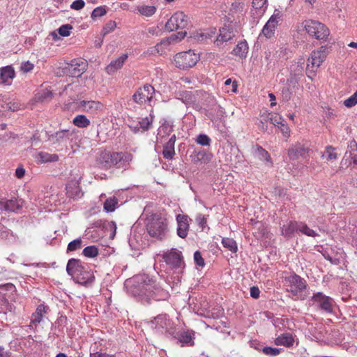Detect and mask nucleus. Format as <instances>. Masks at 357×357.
<instances>
[{
	"label": "nucleus",
	"mask_w": 357,
	"mask_h": 357,
	"mask_svg": "<svg viewBox=\"0 0 357 357\" xmlns=\"http://www.w3.org/2000/svg\"><path fill=\"white\" fill-rule=\"evenodd\" d=\"M135 284L132 286V294L142 301L149 303L151 299L165 301L169 297V291L166 289L169 286L167 281L164 284L156 283L153 278L147 274H139L133 278Z\"/></svg>",
	"instance_id": "f257e3e1"
},
{
	"label": "nucleus",
	"mask_w": 357,
	"mask_h": 357,
	"mask_svg": "<svg viewBox=\"0 0 357 357\" xmlns=\"http://www.w3.org/2000/svg\"><path fill=\"white\" fill-rule=\"evenodd\" d=\"M66 271L76 283L84 287L93 284L95 276L92 269L80 259L72 258L67 263Z\"/></svg>",
	"instance_id": "f03ea898"
},
{
	"label": "nucleus",
	"mask_w": 357,
	"mask_h": 357,
	"mask_svg": "<svg viewBox=\"0 0 357 357\" xmlns=\"http://www.w3.org/2000/svg\"><path fill=\"white\" fill-rule=\"evenodd\" d=\"M132 160V155L128 152H102L98 158V165L103 169L116 167L126 169Z\"/></svg>",
	"instance_id": "7ed1b4c3"
},
{
	"label": "nucleus",
	"mask_w": 357,
	"mask_h": 357,
	"mask_svg": "<svg viewBox=\"0 0 357 357\" xmlns=\"http://www.w3.org/2000/svg\"><path fill=\"white\" fill-rule=\"evenodd\" d=\"M284 286L287 292L291 293L294 300H305L306 295L303 291L307 287L306 280L294 273L284 279Z\"/></svg>",
	"instance_id": "20e7f679"
},
{
	"label": "nucleus",
	"mask_w": 357,
	"mask_h": 357,
	"mask_svg": "<svg viewBox=\"0 0 357 357\" xmlns=\"http://www.w3.org/2000/svg\"><path fill=\"white\" fill-rule=\"evenodd\" d=\"M146 229L151 237L162 240L168 232L167 220L160 215L154 214L148 220Z\"/></svg>",
	"instance_id": "39448f33"
},
{
	"label": "nucleus",
	"mask_w": 357,
	"mask_h": 357,
	"mask_svg": "<svg viewBox=\"0 0 357 357\" xmlns=\"http://www.w3.org/2000/svg\"><path fill=\"white\" fill-rule=\"evenodd\" d=\"M150 327L155 333L171 337L176 335V326L167 314H161L150 321Z\"/></svg>",
	"instance_id": "423d86ee"
},
{
	"label": "nucleus",
	"mask_w": 357,
	"mask_h": 357,
	"mask_svg": "<svg viewBox=\"0 0 357 357\" xmlns=\"http://www.w3.org/2000/svg\"><path fill=\"white\" fill-rule=\"evenodd\" d=\"M74 129H61L56 132H46L47 141L56 148H66L73 139Z\"/></svg>",
	"instance_id": "0eeeda50"
},
{
	"label": "nucleus",
	"mask_w": 357,
	"mask_h": 357,
	"mask_svg": "<svg viewBox=\"0 0 357 357\" xmlns=\"http://www.w3.org/2000/svg\"><path fill=\"white\" fill-rule=\"evenodd\" d=\"M303 27L312 37L317 40H326L330 35L329 29L323 23L313 20H307L303 22Z\"/></svg>",
	"instance_id": "6e6552de"
},
{
	"label": "nucleus",
	"mask_w": 357,
	"mask_h": 357,
	"mask_svg": "<svg viewBox=\"0 0 357 357\" xmlns=\"http://www.w3.org/2000/svg\"><path fill=\"white\" fill-rule=\"evenodd\" d=\"M199 60V55L190 50L177 53L174 56V62L176 68L187 70L196 65Z\"/></svg>",
	"instance_id": "1a4fd4ad"
},
{
	"label": "nucleus",
	"mask_w": 357,
	"mask_h": 357,
	"mask_svg": "<svg viewBox=\"0 0 357 357\" xmlns=\"http://www.w3.org/2000/svg\"><path fill=\"white\" fill-rule=\"evenodd\" d=\"M155 93L154 87L149 84H146L134 93L132 98L135 103L139 105H149L151 106Z\"/></svg>",
	"instance_id": "9d476101"
},
{
	"label": "nucleus",
	"mask_w": 357,
	"mask_h": 357,
	"mask_svg": "<svg viewBox=\"0 0 357 357\" xmlns=\"http://www.w3.org/2000/svg\"><path fill=\"white\" fill-rule=\"evenodd\" d=\"M153 121V116L150 114L149 116L144 118L128 119L127 124L134 133H142L151 128Z\"/></svg>",
	"instance_id": "9b49d317"
},
{
	"label": "nucleus",
	"mask_w": 357,
	"mask_h": 357,
	"mask_svg": "<svg viewBox=\"0 0 357 357\" xmlns=\"http://www.w3.org/2000/svg\"><path fill=\"white\" fill-rule=\"evenodd\" d=\"M327 54V49L325 47H321L319 50L313 51L307 59V70L308 73H314L324 62Z\"/></svg>",
	"instance_id": "f8f14e48"
},
{
	"label": "nucleus",
	"mask_w": 357,
	"mask_h": 357,
	"mask_svg": "<svg viewBox=\"0 0 357 357\" xmlns=\"http://www.w3.org/2000/svg\"><path fill=\"white\" fill-rule=\"evenodd\" d=\"M162 258L165 263L173 268H183L185 266L181 252L176 248L165 252Z\"/></svg>",
	"instance_id": "ddd939ff"
},
{
	"label": "nucleus",
	"mask_w": 357,
	"mask_h": 357,
	"mask_svg": "<svg viewBox=\"0 0 357 357\" xmlns=\"http://www.w3.org/2000/svg\"><path fill=\"white\" fill-rule=\"evenodd\" d=\"M311 301L313 305H316L320 310L326 313H331L333 310L334 301L332 298L326 296L322 292L313 294Z\"/></svg>",
	"instance_id": "4468645a"
},
{
	"label": "nucleus",
	"mask_w": 357,
	"mask_h": 357,
	"mask_svg": "<svg viewBox=\"0 0 357 357\" xmlns=\"http://www.w3.org/2000/svg\"><path fill=\"white\" fill-rule=\"evenodd\" d=\"M188 24V17L183 12L175 13L165 24V28L169 31L184 29Z\"/></svg>",
	"instance_id": "2eb2a0df"
},
{
	"label": "nucleus",
	"mask_w": 357,
	"mask_h": 357,
	"mask_svg": "<svg viewBox=\"0 0 357 357\" xmlns=\"http://www.w3.org/2000/svg\"><path fill=\"white\" fill-rule=\"evenodd\" d=\"M177 340L181 347H193L195 345V332L193 330L177 331L176 328V335L171 336Z\"/></svg>",
	"instance_id": "dca6fc26"
},
{
	"label": "nucleus",
	"mask_w": 357,
	"mask_h": 357,
	"mask_svg": "<svg viewBox=\"0 0 357 357\" xmlns=\"http://www.w3.org/2000/svg\"><path fill=\"white\" fill-rule=\"evenodd\" d=\"M219 34L214 41V44L218 47H221L224 43L231 40L236 35V31L232 25L224 26L219 30Z\"/></svg>",
	"instance_id": "f3484780"
},
{
	"label": "nucleus",
	"mask_w": 357,
	"mask_h": 357,
	"mask_svg": "<svg viewBox=\"0 0 357 357\" xmlns=\"http://www.w3.org/2000/svg\"><path fill=\"white\" fill-rule=\"evenodd\" d=\"M309 148L301 142L292 144L288 149L287 153L291 160H297L299 158H305L309 153Z\"/></svg>",
	"instance_id": "a211bd4d"
},
{
	"label": "nucleus",
	"mask_w": 357,
	"mask_h": 357,
	"mask_svg": "<svg viewBox=\"0 0 357 357\" xmlns=\"http://www.w3.org/2000/svg\"><path fill=\"white\" fill-rule=\"evenodd\" d=\"M79 107L83 112L91 115L98 114L104 109L103 104L95 100H82L79 102Z\"/></svg>",
	"instance_id": "6ab92c4d"
},
{
	"label": "nucleus",
	"mask_w": 357,
	"mask_h": 357,
	"mask_svg": "<svg viewBox=\"0 0 357 357\" xmlns=\"http://www.w3.org/2000/svg\"><path fill=\"white\" fill-rule=\"evenodd\" d=\"M88 63L86 60L75 59L71 61L68 68V73L72 77H79L86 70Z\"/></svg>",
	"instance_id": "aec40b11"
},
{
	"label": "nucleus",
	"mask_w": 357,
	"mask_h": 357,
	"mask_svg": "<svg viewBox=\"0 0 357 357\" xmlns=\"http://www.w3.org/2000/svg\"><path fill=\"white\" fill-rule=\"evenodd\" d=\"M268 6L267 0H253L251 15L254 18V22L257 23L266 12Z\"/></svg>",
	"instance_id": "412c9836"
},
{
	"label": "nucleus",
	"mask_w": 357,
	"mask_h": 357,
	"mask_svg": "<svg viewBox=\"0 0 357 357\" xmlns=\"http://www.w3.org/2000/svg\"><path fill=\"white\" fill-rule=\"evenodd\" d=\"M190 218L186 215L178 214L176 215L177 234L179 237L185 238L188 234Z\"/></svg>",
	"instance_id": "4be33fe9"
},
{
	"label": "nucleus",
	"mask_w": 357,
	"mask_h": 357,
	"mask_svg": "<svg viewBox=\"0 0 357 357\" xmlns=\"http://www.w3.org/2000/svg\"><path fill=\"white\" fill-rule=\"evenodd\" d=\"M15 77V72L12 66L0 68V84L10 86Z\"/></svg>",
	"instance_id": "5701e85b"
},
{
	"label": "nucleus",
	"mask_w": 357,
	"mask_h": 357,
	"mask_svg": "<svg viewBox=\"0 0 357 357\" xmlns=\"http://www.w3.org/2000/svg\"><path fill=\"white\" fill-rule=\"evenodd\" d=\"M48 310V306L44 304L38 305L36 311L31 315V324L29 326V328L32 329L33 325L36 326L38 324L40 323L43 320V315L47 313Z\"/></svg>",
	"instance_id": "b1692460"
},
{
	"label": "nucleus",
	"mask_w": 357,
	"mask_h": 357,
	"mask_svg": "<svg viewBox=\"0 0 357 357\" xmlns=\"http://www.w3.org/2000/svg\"><path fill=\"white\" fill-rule=\"evenodd\" d=\"M66 194L73 199H78L82 197L83 193L77 181H70L67 183Z\"/></svg>",
	"instance_id": "393cba45"
},
{
	"label": "nucleus",
	"mask_w": 357,
	"mask_h": 357,
	"mask_svg": "<svg viewBox=\"0 0 357 357\" xmlns=\"http://www.w3.org/2000/svg\"><path fill=\"white\" fill-rule=\"evenodd\" d=\"M176 142V135H172L169 140L164 144L162 155L165 159L172 160L175 155L174 145Z\"/></svg>",
	"instance_id": "a878e982"
},
{
	"label": "nucleus",
	"mask_w": 357,
	"mask_h": 357,
	"mask_svg": "<svg viewBox=\"0 0 357 357\" xmlns=\"http://www.w3.org/2000/svg\"><path fill=\"white\" fill-rule=\"evenodd\" d=\"M173 131V123L169 121H165L158 130L157 141L159 143L163 142V139L169 136Z\"/></svg>",
	"instance_id": "bb28decb"
},
{
	"label": "nucleus",
	"mask_w": 357,
	"mask_h": 357,
	"mask_svg": "<svg viewBox=\"0 0 357 357\" xmlns=\"http://www.w3.org/2000/svg\"><path fill=\"white\" fill-rule=\"evenodd\" d=\"M178 40L177 35H172L169 37L163 38L158 43L155 47V51L160 55L165 53V50L174 43H176Z\"/></svg>",
	"instance_id": "cd10ccee"
},
{
	"label": "nucleus",
	"mask_w": 357,
	"mask_h": 357,
	"mask_svg": "<svg viewBox=\"0 0 357 357\" xmlns=\"http://www.w3.org/2000/svg\"><path fill=\"white\" fill-rule=\"evenodd\" d=\"M127 59L128 55L126 54H123L116 59L112 61L105 68L107 73L109 75L115 73L123 66Z\"/></svg>",
	"instance_id": "c85d7f7f"
},
{
	"label": "nucleus",
	"mask_w": 357,
	"mask_h": 357,
	"mask_svg": "<svg viewBox=\"0 0 357 357\" xmlns=\"http://www.w3.org/2000/svg\"><path fill=\"white\" fill-rule=\"evenodd\" d=\"M296 82L288 80L286 85L282 89V98L283 101L288 102L295 91Z\"/></svg>",
	"instance_id": "c756f323"
},
{
	"label": "nucleus",
	"mask_w": 357,
	"mask_h": 357,
	"mask_svg": "<svg viewBox=\"0 0 357 357\" xmlns=\"http://www.w3.org/2000/svg\"><path fill=\"white\" fill-rule=\"evenodd\" d=\"M294 342V339L293 335L288 333L282 334L275 340V344L276 345H282L287 347L293 346Z\"/></svg>",
	"instance_id": "7c9ffc66"
},
{
	"label": "nucleus",
	"mask_w": 357,
	"mask_h": 357,
	"mask_svg": "<svg viewBox=\"0 0 357 357\" xmlns=\"http://www.w3.org/2000/svg\"><path fill=\"white\" fill-rule=\"evenodd\" d=\"M136 10L142 16L150 17L153 16L158 10V6L154 5H139L137 7Z\"/></svg>",
	"instance_id": "2f4dec72"
},
{
	"label": "nucleus",
	"mask_w": 357,
	"mask_h": 357,
	"mask_svg": "<svg viewBox=\"0 0 357 357\" xmlns=\"http://www.w3.org/2000/svg\"><path fill=\"white\" fill-rule=\"evenodd\" d=\"M299 222L290 221L287 225L282 227V234L287 238H291L294 234L298 231Z\"/></svg>",
	"instance_id": "473e14b6"
},
{
	"label": "nucleus",
	"mask_w": 357,
	"mask_h": 357,
	"mask_svg": "<svg viewBox=\"0 0 357 357\" xmlns=\"http://www.w3.org/2000/svg\"><path fill=\"white\" fill-rule=\"evenodd\" d=\"M248 52V45L245 40L239 42L234 48L231 54L239 56L240 58H245Z\"/></svg>",
	"instance_id": "72a5a7b5"
},
{
	"label": "nucleus",
	"mask_w": 357,
	"mask_h": 357,
	"mask_svg": "<svg viewBox=\"0 0 357 357\" xmlns=\"http://www.w3.org/2000/svg\"><path fill=\"white\" fill-rule=\"evenodd\" d=\"M0 238L8 243H13L17 241V236L5 227L0 228Z\"/></svg>",
	"instance_id": "f704fd0d"
},
{
	"label": "nucleus",
	"mask_w": 357,
	"mask_h": 357,
	"mask_svg": "<svg viewBox=\"0 0 357 357\" xmlns=\"http://www.w3.org/2000/svg\"><path fill=\"white\" fill-rule=\"evenodd\" d=\"M255 155L261 160L269 162L271 160L268 153L261 146L255 145L252 147Z\"/></svg>",
	"instance_id": "c9c22d12"
},
{
	"label": "nucleus",
	"mask_w": 357,
	"mask_h": 357,
	"mask_svg": "<svg viewBox=\"0 0 357 357\" xmlns=\"http://www.w3.org/2000/svg\"><path fill=\"white\" fill-rule=\"evenodd\" d=\"M73 124L80 128H87L90 125V121L85 115H77L73 120Z\"/></svg>",
	"instance_id": "e433bc0d"
},
{
	"label": "nucleus",
	"mask_w": 357,
	"mask_h": 357,
	"mask_svg": "<svg viewBox=\"0 0 357 357\" xmlns=\"http://www.w3.org/2000/svg\"><path fill=\"white\" fill-rule=\"evenodd\" d=\"M215 33V29L201 31L195 35V38L200 42L211 38Z\"/></svg>",
	"instance_id": "4c0bfd02"
},
{
	"label": "nucleus",
	"mask_w": 357,
	"mask_h": 357,
	"mask_svg": "<svg viewBox=\"0 0 357 357\" xmlns=\"http://www.w3.org/2000/svg\"><path fill=\"white\" fill-rule=\"evenodd\" d=\"M38 159L41 162H56L59 160V156L56 154L40 151L38 153Z\"/></svg>",
	"instance_id": "58836bf2"
},
{
	"label": "nucleus",
	"mask_w": 357,
	"mask_h": 357,
	"mask_svg": "<svg viewBox=\"0 0 357 357\" xmlns=\"http://www.w3.org/2000/svg\"><path fill=\"white\" fill-rule=\"evenodd\" d=\"M222 244L223 247L232 253H236L238 250V245L235 240L230 238H222Z\"/></svg>",
	"instance_id": "ea45409f"
},
{
	"label": "nucleus",
	"mask_w": 357,
	"mask_h": 357,
	"mask_svg": "<svg viewBox=\"0 0 357 357\" xmlns=\"http://www.w3.org/2000/svg\"><path fill=\"white\" fill-rule=\"evenodd\" d=\"M22 202L17 199L6 200L7 211L17 212L22 209Z\"/></svg>",
	"instance_id": "a19ab883"
},
{
	"label": "nucleus",
	"mask_w": 357,
	"mask_h": 357,
	"mask_svg": "<svg viewBox=\"0 0 357 357\" xmlns=\"http://www.w3.org/2000/svg\"><path fill=\"white\" fill-rule=\"evenodd\" d=\"M298 231L302 234L310 237H316L319 236V234L315 231L310 229L305 223L302 222H299Z\"/></svg>",
	"instance_id": "79ce46f5"
},
{
	"label": "nucleus",
	"mask_w": 357,
	"mask_h": 357,
	"mask_svg": "<svg viewBox=\"0 0 357 357\" xmlns=\"http://www.w3.org/2000/svg\"><path fill=\"white\" fill-rule=\"evenodd\" d=\"M118 204V199L115 197H109L104 202V209L107 212H113Z\"/></svg>",
	"instance_id": "37998d69"
},
{
	"label": "nucleus",
	"mask_w": 357,
	"mask_h": 357,
	"mask_svg": "<svg viewBox=\"0 0 357 357\" xmlns=\"http://www.w3.org/2000/svg\"><path fill=\"white\" fill-rule=\"evenodd\" d=\"M211 159V155L205 150H202L198 152H196L194 158V161L195 162H202L206 163L209 162Z\"/></svg>",
	"instance_id": "c03bdc74"
},
{
	"label": "nucleus",
	"mask_w": 357,
	"mask_h": 357,
	"mask_svg": "<svg viewBox=\"0 0 357 357\" xmlns=\"http://www.w3.org/2000/svg\"><path fill=\"white\" fill-rule=\"evenodd\" d=\"M281 13L279 10H275V13L271 15V17L268 20L267 26H271V28H276L278 25V22L281 19Z\"/></svg>",
	"instance_id": "a18cd8bd"
},
{
	"label": "nucleus",
	"mask_w": 357,
	"mask_h": 357,
	"mask_svg": "<svg viewBox=\"0 0 357 357\" xmlns=\"http://www.w3.org/2000/svg\"><path fill=\"white\" fill-rule=\"evenodd\" d=\"M82 254L86 257L94 258L98 255V248L95 245L87 246L83 250Z\"/></svg>",
	"instance_id": "49530a36"
},
{
	"label": "nucleus",
	"mask_w": 357,
	"mask_h": 357,
	"mask_svg": "<svg viewBox=\"0 0 357 357\" xmlns=\"http://www.w3.org/2000/svg\"><path fill=\"white\" fill-rule=\"evenodd\" d=\"M267 118L269 119V122L275 126L279 127L284 121L280 115L275 113L268 112Z\"/></svg>",
	"instance_id": "de8ad7c7"
},
{
	"label": "nucleus",
	"mask_w": 357,
	"mask_h": 357,
	"mask_svg": "<svg viewBox=\"0 0 357 357\" xmlns=\"http://www.w3.org/2000/svg\"><path fill=\"white\" fill-rule=\"evenodd\" d=\"M52 92L48 89H43L40 90L36 94L37 100L40 101H45L50 99L52 97Z\"/></svg>",
	"instance_id": "09e8293b"
},
{
	"label": "nucleus",
	"mask_w": 357,
	"mask_h": 357,
	"mask_svg": "<svg viewBox=\"0 0 357 357\" xmlns=\"http://www.w3.org/2000/svg\"><path fill=\"white\" fill-rule=\"evenodd\" d=\"M267 117L268 112L265 111L261 114L260 120L258 123L259 128L264 132L268 130L267 123L269 122V119Z\"/></svg>",
	"instance_id": "8fccbe9b"
},
{
	"label": "nucleus",
	"mask_w": 357,
	"mask_h": 357,
	"mask_svg": "<svg viewBox=\"0 0 357 357\" xmlns=\"http://www.w3.org/2000/svg\"><path fill=\"white\" fill-rule=\"evenodd\" d=\"M107 13V8L105 6H98L93 9L91 13V17L95 20L98 17L105 15Z\"/></svg>",
	"instance_id": "3c124183"
},
{
	"label": "nucleus",
	"mask_w": 357,
	"mask_h": 357,
	"mask_svg": "<svg viewBox=\"0 0 357 357\" xmlns=\"http://www.w3.org/2000/svg\"><path fill=\"white\" fill-rule=\"evenodd\" d=\"M82 245V241L80 238H76L72 241H70L67 248L68 252H73L78 249H80Z\"/></svg>",
	"instance_id": "603ef678"
},
{
	"label": "nucleus",
	"mask_w": 357,
	"mask_h": 357,
	"mask_svg": "<svg viewBox=\"0 0 357 357\" xmlns=\"http://www.w3.org/2000/svg\"><path fill=\"white\" fill-rule=\"evenodd\" d=\"M261 351L265 355L273 357L278 356L281 352V349L271 347H264Z\"/></svg>",
	"instance_id": "864d4df0"
},
{
	"label": "nucleus",
	"mask_w": 357,
	"mask_h": 357,
	"mask_svg": "<svg viewBox=\"0 0 357 357\" xmlns=\"http://www.w3.org/2000/svg\"><path fill=\"white\" fill-rule=\"evenodd\" d=\"M196 142L202 146H209L211 142V138L205 134H199L197 135Z\"/></svg>",
	"instance_id": "5fc2aeb1"
},
{
	"label": "nucleus",
	"mask_w": 357,
	"mask_h": 357,
	"mask_svg": "<svg viewBox=\"0 0 357 357\" xmlns=\"http://www.w3.org/2000/svg\"><path fill=\"white\" fill-rule=\"evenodd\" d=\"M275 28H271V26H267V23L264 26L260 36H264L266 38H271L275 33Z\"/></svg>",
	"instance_id": "6e6d98bb"
},
{
	"label": "nucleus",
	"mask_w": 357,
	"mask_h": 357,
	"mask_svg": "<svg viewBox=\"0 0 357 357\" xmlns=\"http://www.w3.org/2000/svg\"><path fill=\"white\" fill-rule=\"evenodd\" d=\"M357 104V90L349 98L344 101V105L347 107H351Z\"/></svg>",
	"instance_id": "4d7b16f0"
},
{
	"label": "nucleus",
	"mask_w": 357,
	"mask_h": 357,
	"mask_svg": "<svg viewBox=\"0 0 357 357\" xmlns=\"http://www.w3.org/2000/svg\"><path fill=\"white\" fill-rule=\"evenodd\" d=\"M72 29L73 26L70 24H63L59 28L58 32L61 36L67 37L70 35V30Z\"/></svg>",
	"instance_id": "13d9d810"
},
{
	"label": "nucleus",
	"mask_w": 357,
	"mask_h": 357,
	"mask_svg": "<svg viewBox=\"0 0 357 357\" xmlns=\"http://www.w3.org/2000/svg\"><path fill=\"white\" fill-rule=\"evenodd\" d=\"M195 221L199 227H201L202 229L206 227L207 221L204 215L201 213L197 214L195 218Z\"/></svg>",
	"instance_id": "bf43d9fd"
},
{
	"label": "nucleus",
	"mask_w": 357,
	"mask_h": 357,
	"mask_svg": "<svg viewBox=\"0 0 357 357\" xmlns=\"http://www.w3.org/2000/svg\"><path fill=\"white\" fill-rule=\"evenodd\" d=\"M34 65L30 61H24L21 63L20 70L24 73H29L33 69Z\"/></svg>",
	"instance_id": "052dcab7"
},
{
	"label": "nucleus",
	"mask_w": 357,
	"mask_h": 357,
	"mask_svg": "<svg viewBox=\"0 0 357 357\" xmlns=\"http://www.w3.org/2000/svg\"><path fill=\"white\" fill-rule=\"evenodd\" d=\"M116 26V24L114 21L110 20L103 27V33L104 34H107L112 31H113Z\"/></svg>",
	"instance_id": "680f3d73"
},
{
	"label": "nucleus",
	"mask_w": 357,
	"mask_h": 357,
	"mask_svg": "<svg viewBox=\"0 0 357 357\" xmlns=\"http://www.w3.org/2000/svg\"><path fill=\"white\" fill-rule=\"evenodd\" d=\"M85 3L83 0H75L71 5L70 8L75 10H79L84 7Z\"/></svg>",
	"instance_id": "e2e57ef3"
},
{
	"label": "nucleus",
	"mask_w": 357,
	"mask_h": 357,
	"mask_svg": "<svg viewBox=\"0 0 357 357\" xmlns=\"http://www.w3.org/2000/svg\"><path fill=\"white\" fill-rule=\"evenodd\" d=\"M194 260H195V264L197 266H204V260L200 252L196 251L194 253Z\"/></svg>",
	"instance_id": "0e129e2a"
},
{
	"label": "nucleus",
	"mask_w": 357,
	"mask_h": 357,
	"mask_svg": "<svg viewBox=\"0 0 357 357\" xmlns=\"http://www.w3.org/2000/svg\"><path fill=\"white\" fill-rule=\"evenodd\" d=\"M326 153L328 154V160H335L337 158V153L334 152V148H333L331 146H328L326 147Z\"/></svg>",
	"instance_id": "69168bd1"
},
{
	"label": "nucleus",
	"mask_w": 357,
	"mask_h": 357,
	"mask_svg": "<svg viewBox=\"0 0 357 357\" xmlns=\"http://www.w3.org/2000/svg\"><path fill=\"white\" fill-rule=\"evenodd\" d=\"M259 294H260V291H259V289L256 287V286H253L250 288V296L251 297H252L253 298H258L259 297Z\"/></svg>",
	"instance_id": "338daca9"
},
{
	"label": "nucleus",
	"mask_w": 357,
	"mask_h": 357,
	"mask_svg": "<svg viewBox=\"0 0 357 357\" xmlns=\"http://www.w3.org/2000/svg\"><path fill=\"white\" fill-rule=\"evenodd\" d=\"M90 357H116L115 355L113 354H108L107 353H102V352H93L90 354Z\"/></svg>",
	"instance_id": "774afa93"
}]
</instances>
